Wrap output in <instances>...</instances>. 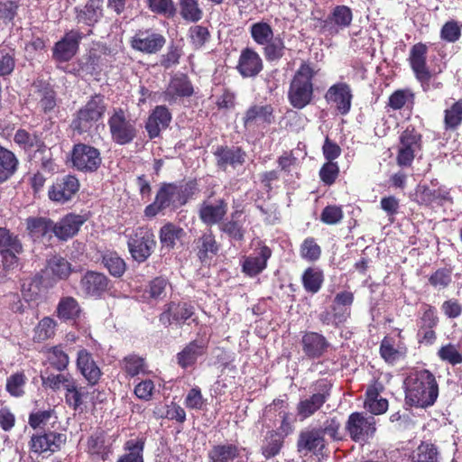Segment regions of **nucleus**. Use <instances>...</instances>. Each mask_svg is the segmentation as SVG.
I'll return each mask as SVG.
<instances>
[{
    "label": "nucleus",
    "instance_id": "1",
    "mask_svg": "<svg viewBox=\"0 0 462 462\" xmlns=\"http://www.w3.org/2000/svg\"><path fill=\"white\" fill-rule=\"evenodd\" d=\"M405 403L411 407L428 408L439 397V383L428 369H411L403 380Z\"/></svg>",
    "mask_w": 462,
    "mask_h": 462
},
{
    "label": "nucleus",
    "instance_id": "2",
    "mask_svg": "<svg viewBox=\"0 0 462 462\" xmlns=\"http://www.w3.org/2000/svg\"><path fill=\"white\" fill-rule=\"evenodd\" d=\"M317 70L309 61H302L289 86L287 97L290 105L298 110L310 105L314 99V78Z\"/></svg>",
    "mask_w": 462,
    "mask_h": 462
},
{
    "label": "nucleus",
    "instance_id": "3",
    "mask_svg": "<svg viewBox=\"0 0 462 462\" xmlns=\"http://www.w3.org/2000/svg\"><path fill=\"white\" fill-rule=\"evenodd\" d=\"M428 52L429 47L426 43L417 42L411 47L407 59L411 69L423 92L443 88V83L437 80V75L441 73V69L438 71L430 69L428 65Z\"/></svg>",
    "mask_w": 462,
    "mask_h": 462
},
{
    "label": "nucleus",
    "instance_id": "4",
    "mask_svg": "<svg viewBox=\"0 0 462 462\" xmlns=\"http://www.w3.org/2000/svg\"><path fill=\"white\" fill-rule=\"evenodd\" d=\"M332 387V383L325 378L311 383L310 395L300 399L296 405L297 415L300 420L312 417L322 409L331 396Z\"/></svg>",
    "mask_w": 462,
    "mask_h": 462
},
{
    "label": "nucleus",
    "instance_id": "5",
    "mask_svg": "<svg viewBox=\"0 0 462 462\" xmlns=\"http://www.w3.org/2000/svg\"><path fill=\"white\" fill-rule=\"evenodd\" d=\"M422 149V134L413 125H408L399 136L396 162L400 167H411L415 155Z\"/></svg>",
    "mask_w": 462,
    "mask_h": 462
},
{
    "label": "nucleus",
    "instance_id": "6",
    "mask_svg": "<svg viewBox=\"0 0 462 462\" xmlns=\"http://www.w3.org/2000/svg\"><path fill=\"white\" fill-rule=\"evenodd\" d=\"M106 105L103 97L96 95L79 110L72 125L79 133L88 132L104 115Z\"/></svg>",
    "mask_w": 462,
    "mask_h": 462
},
{
    "label": "nucleus",
    "instance_id": "7",
    "mask_svg": "<svg viewBox=\"0 0 462 462\" xmlns=\"http://www.w3.org/2000/svg\"><path fill=\"white\" fill-rule=\"evenodd\" d=\"M228 211V203L226 199L216 197L214 190L200 203L198 215L200 221L209 226L220 223Z\"/></svg>",
    "mask_w": 462,
    "mask_h": 462
},
{
    "label": "nucleus",
    "instance_id": "8",
    "mask_svg": "<svg viewBox=\"0 0 462 462\" xmlns=\"http://www.w3.org/2000/svg\"><path fill=\"white\" fill-rule=\"evenodd\" d=\"M345 428L352 441L367 442L376 431L375 419L355 411L348 416Z\"/></svg>",
    "mask_w": 462,
    "mask_h": 462
},
{
    "label": "nucleus",
    "instance_id": "9",
    "mask_svg": "<svg viewBox=\"0 0 462 462\" xmlns=\"http://www.w3.org/2000/svg\"><path fill=\"white\" fill-rule=\"evenodd\" d=\"M23 252V244L17 235L5 227H0V255L5 270L18 266V255Z\"/></svg>",
    "mask_w": 462,
    "mask_h": 462
},
{
    "label": "nucleus",
    "instance_id": "10",
    "mask_svg": "<svg viewBox=\"0 0 462 462\" xmlns=\"http://www.w3.org/2000/svg\"><path fill=\"white\" fill-rule=\"evenodd\" d=\"M127 245L132 257L143 262L151 255L155 245L154 236L147 227L140 226L129 235Z\"/></svg>",
    "mask_w": 462,
    "mask_h": 462
},
{
    "label": "nucleus",
    "instance_id": "11",
    "mask_svg": "<svg viewBox=\"0 0 462 462\" xmlns=\"http://www.w3.org/2000/svg\"><path fill=\"white\" fill-rule=\"evenodd\" d=\"M108 126L112 140L118 144L129 143L136 136L134 122L128 119L121 108L115 110L109 117Z\"/></svg>",
    "mask_w": 462,
    "mask_h": 462
},
{
    "label": "nucleus",
    "instance_id": "12",
    "mask_svg": "<svg viewBox=\"0 0 462 462\" xmlns=\"http://www.w3.org/2000/svg\"><path fill=\"white\" fill-rule=\"evenodd\" d=\"M71 162L73 167L84 172H94L101 165L102 158L98 149L85 143L73 146Z\"/></svg>",
    "mask_w": 462,
    "mask_h": 462
},
{
    "label": "nucleus",
    "instance_id": "13",
    "mask_svg": "<svg viewBox=\"0 0 462 462\" xmlns=\"http://www.w3.org/2000/svg\"><path fill=\"white\" fill-rule=\"evenodd\" d=\"M272 254V249L264 242L259 241L254 252L244 257L241 264L243 273L250 278L256 277L267 268Z\"/></svg>",
    "mask_w": 462,
    "mask_h": 462
},
{
    "label": "nucleus",
    "instance_id": "14",
    "mask_svg": "<svg viewBox=\"0 0 462 462\" xmlns=\"http://www.w3.org/2000/svg\"><path fill=\"white\" fill-rule=\"evenodd\" d=\"M327 440L321 436L318 428L301 430L296 443L298 452L304 456H322L327 449Z\"/></svg>",
    "mask_w": 462,
    "mask_h": 462
},
{
    "label": "nucleus",
    "instance_id": "15",
    "mask_svg": "<svg viewBox=\"0 0 462 462\" xmlns=\"http://www.w3.org/2000/svg\"><path fill=\"white\" fill-rule=\"evenodd\" d=\"M218 169L226 171L228 167L236 169L245 162L246 152L241 146L218 145L213 152Z\"/></svg>",
    "mask_w": 462,
    "mask_h": 462
},
{
    "label": "nucleus",
    "instance_id": "16",
    "mask_svg": "<svg viewBox=\"0 0 462 462\" xmlns=\"http://www.w3.org/2000/svg\"><path fill=\"white\" fill-rule=\"evenodd\" d=\"M301 350L304 356L310 360L321 358L330 347V343L320 333L305 331L300 339Z\"/></svg>",
    "mask_w": 462,
    "mask_h": 462
},
{
    "label": "nucleus",
    "instance_id": "17",
    "mask_svg": "<svg viewBox=\"0 0 462 462\" xmlns=\"http://www.w3.org/2000/svg\"><path fill=\"white\" fill-rule=\"evenodd\" d=\"M109 279L101 273L88 271L80 279L79 288L83 295L100 298L109 289Z\"/></svg>",
    "mask_w": 462,
    "mask_h": 462
},
{
    "label": "nucleus",
    "instance_id": "18",
    "mask_svg": "<svg viewBox=\"0 0 462 462\" xmlns=\"http://www.w3.org/2000/svg\"><path fill=\"white\" fill-rule=\"evenodd\" d=\"M236 69L243 78H255L263 69V61L255 50L245 47L240 52Z\"/></svg>",
    "mask_w": 462,
    "mask_h": 462
},
{
    "label": "nucleus",
    "instance_id": "19",
    "mask_svg": "<svg viewBox=\"0 0 462 462\" xmlns=\"http://www.w3.org/2000/svg\"><path fill=\"white\" fill-rule=\"evenodd\" d=\"M274 109L272 105H253L249 106L243 116L245 129H254L255 125H270L275 121Z\"/></svg>",
    "mask_w": 462,
    "mask_h": 462
},
{
    "label": "nucleus",
    "instance_id": "20",
    "mask_svg": "<svg viewBox=\"0 0 462 462\" xmlns=\"http://www.w3.org/2000/svg\"><path fill=\"white\" fill-rule=\"evenodd\" d=\"M325 99L328 103L335 104L340 115L345 116L348 114L353 99L350 86L345 82L332 85L326 92Z\"/></svg>",
    "mask_w": 462,
    "mask_h": 462
},
{
    "label": "nucleus",
    "instance_id": "21",
    "mask_svg": "<svg viewBox=\"0 0 462 462\" xmlns=\"http://www.w3.org/2000/svg\"><path fill=\"white\" fill-rule=\"evenodd\" d=\"M65 434L50 431L43 434L32 435L30 440L32 451L42 454L47 451L51 453L59 451L66 443Z\"/></svg>",
    "mask_w": 462,
    "mask_h": 462
},
{
    "label": "nucleus",
    "instance_id": "22",
    "mask_svg": "<svg viewBox=\"0 0 462 462\" xmlns=\"http://www.w3.org/2000/svg\"><path fill=\"white\" fill-rule=\"evenodd\" d=\"M79 189V180L71 175H67L56 180L49 189V198L58 203H65Z\"/></svg>",
    "mask_w": 462,
    "mask_h": 462
},
{
    "label": "nucleus",
    "instance_id": "23",
    "mask_svg": "<svg viewBox=\"0 0 462 462\" xmlns=\"http://www.w3.org/2000/svg\"><path fill=\"white\" fill-rule=\"evenodd\" d=\"M83 34L79 31H70L56 42L53 48V57L59 61H68L77 53Z\"/></svg>",
    "mask_w": 462,
    "mask_h": 462
},
{
    "label": "nucleus",
    "instance_id": "24",
    "mask_svg": "<svg viewBox=\"0 0 462 462\" xmlns=\"http://www.w3.org/2000/svg\"><path fill=\"white\" fill-rule=\"evenodd\" d=\"M379 354L386 364L394 365L407 357L408 347L403 342L396 343L394 337L385 336L380 343Z\"/></svg>",
    "mask_w": 462,
    "mask_h": 462
},
{
    "label": "nucleus",
    "instance_id": "25",
    "mask_svg": "<svg viewBox=\"0 0 462 462\" xmlns=\"http://www.w3.org/2000/svg\"><path fill=\"white\" fill-rule=\"evenodd\" d=\"M84 223L85 218L82 216L67 214L60 221L53 222L52 233L58 239L66 241L78 234Z\"/></svg>",
    "mask_w": 462,
    "mask_h": 462
},
{
    "label": "nucleus",
    "instance_id": "26",
    "mask_svg": "<svg viewBox=\"0 0 462 462\" xmlns=\"http://www.w3.org/2000/svg\"><path fill=\"white\" fill-rule=\"evenodd\" d=\"M416 201L420 205L431 206L433 204L442 206L447 201H451L449 191L445 188L430 189L428 185L419 184L415 190Z\"/></svg>",
    "mask_w": 462,
    "mask_h": 462
},
{
    "label": "nucleus",
    "instance_id": "27",
    "mask_svg": "<svg viewBox=\"0 0 462 462\" xmlns=\"http://www.w3.org/2000/svg\"><path fill=\"white\" fill-rule=\"evenodd\" d=\"M207 350L208 343L205 340L195 339L190 341L177 355L179 365L183 369L194 367L198 358L204 356L207 353Z\"/></svg>",
    "mask_w": 462,
    "mask_h": 462
},
{
    "label": "nucleus",
    "instance_id": "28",
    "mask_svg": "<svg viewBox=\"0 0 462 462\" xmlns=\"http://www.w3.org/2000/svg\"><path fill=\"white\" fill-rule=\"evenodd\" d=\"M77 367L89 385H96L100 380L102 372L88 350L78 352Z\"/></svg>",
    "mask_w": 462,
    "mask_h": 462
},
{
    "label": "nucleus",
    "instance_id": "29",
    "mask_svg": "<svg viewBox=\"0 0 462 462\" xmlns=\"http://www.w3.org/2000/svg\"><path fill=\"white\" fill-rule=\"evenodd\" d=\"M164 43L163 36L149 32H138L131 41L132 47L134 50L145 53H153L160 51Z\"/></svg>",
    "mask_w": 462,
    "mask_h": 462
},
{
    "label": "nucleus",
    "instance_id": "30",
    "mask_svg": "<svg viewBox=\"0 0 462 462\" xmlns=\"http://www.w3.org/2000/svg\"><path fill=\"white\" fill-rule=\"evenodd\" d=\"M171 120V114L164 106H157L149 116L145 128L151 139L159 135L162 129L169 126Z\"/></svg>",
    "mask_w": 462,
    "mask_h": 462
},
{
    "label": "nucleus",
    "instance_id": "31",
    "mask_svg": "<svg viewBox=\"0 0 462 462\" xmlns=\"http://www.w3.org/2000/svg\"><path fill=\"white\" fill-rule=\"evenodd\" d=\"M354 300V293L349 291H343L336 294L331 306L332 311H334L336 328L346 322L350 317V307Z\"/></svg>",
    "mask_w": 462,
    "mask_h": 462
},
{
    "label": "nucleus",
    "instance_id": "32",
    "mask_svg": "<svg viewBox=\"0 0 462 462\" xmlns=\"http://www.w3.org/2000/svg\"><path fill=\"white\" fill-rule=\"evenodd\" d=\"M415 104V93L411 88H399L394 90L388 97L385 108L387 112L408 109L412 111Z\"/></svg>",
    "mask_w": 462,
    "mask_h": 462
},
{
    "label": "nucleus",
    "instance_id": "33",
    "mask_svg": "<svg viewBox=\"0 0 462 462\" xmlns=\"http://www.w3.org/2000/svg\"><path fill=\"white\" fill-rule=\"evenodd\" d=\"M173 198V185L163 184L158 190L153 203L148 205L144 209L146 217H152L171 204Z\"/></svg>",
    "mask_w": 462,
    "mask_h": 462
},
{
    "label": "nucleus",
    "instance_id": "34",
    "mask_svg": "<svg viewBox=\"0 0 462 462\" xmlns=\"http://www.w3.org/2000/svg\"><path fill=\"white\" fill-rule=\"evenodd\" d=\"M283 434L276 430H268L263 439L261 453L266 458L270 459L280 454L284 445Z\"/></svg>",
    "mask_w": 462,
    "mask_h": 462
},
{
    "label": "nucleus",
    "instance_id": "35",
    "mask_svg": "<svg viewBox=\"0 0 462 462\" xmlns=\"http://www.w3.org/2000/svg\"><path fill=\"white\" fill-rule=\"evenodd\" d=\"M239 457L238 446L232 443L214 445L208 452L209 462H233Z\"/></svg>",
    "mask_w": 462,
    "mask_h": 462
},
{
    "label": "nucleus",
    "instance_id": "36",
    "mask_svg": "<svg viewBox=\"0 0 462 462\" xmlns=\"http://www.w3.org/2000/svg\"><path fill=\"white\" fill-rule=\"evenodd\" d=\"M104 0H88L80 9H77V21L88 26L94 25L102 16Z\"/></svg>",
    "mask_w": 462,
    "mask_h": 462
},
{
    "label": "nucleus",
    "instance_id": "37",
    "mask_svg": "<svg viewBox=\"0 0 462 462\" xmlns=\"http://www.w3.org/2000/svg\"><path fill=\"white\" fill-rule=\"evenodd\" d=\"M197 255L199 261L204 263L217 255L219 251V244L212 231L204 233L197 242Z\"/></svg>",
    "mask_w": 462,
    "mask_h": 462
},
{
    "label": "nucleus",
    "instance_id": "38",
    "mask_svg": "<svg viewBox=\"0 0 462 462\" xmlns=\"http://www.w3.org/2000/svg\"><path fill=\"white\" fill-rule=\"evenodd\" d=\"M300 280L306 292L316 294L322 288L325 276L321 269L308 267L303 271Z\"/></svg>",
    "mask_w": 462,
    "mask_h": 462
},
{
    "label": "nucleus",
    "instance_id": "39",
    "mask_svg": "<svg viewBox=\"0 0 462 462\" xmlns=\"http://www.w3.org/2000/svg\"><path fill=\"white\" fill-rule=\"evenodd\" d=\"M428 282L439 291L448 289L453 283V267L448 265L437 268L430 274Z\"/></svg>",
    "mask_w": 462,
    "mask_h": 462
},
{
    "label": "nucleus",
    "instance_id": "40",
    "mask_svg": "<svg viewBox=\"0 0 462 462\" xmlns=\"http://www.w3.org/2000/svg\"><path fill=\"white\" fill-rule=\"evenodd\" d=\"M18 163L14 153L0 145V183L7 180L14 174Z\"/></svg>",
    "mask_w": 462,
    "mask_h": 462
},
{
    "label": "nucleus",
    "instance_id": "41",
    "mask_svg": "<svg viewBox=\"0 0 462 462\" xmlns=\"http://www.w3.org/2000/svg\"><path fill=\"white\" fill-rule=\"evenodd\" d=\"M120 367L127 376L144 374L147 371L145 359L135 354H130L120 361Z\"/></svg>",
    "mask_w": 462,
    "mask_h": 462
},
{
    "label": "nucleus",
    "instance_id": "42",
    "mask_svg": "<svg viewBox=\"0 0 462 462\" xmlns=\"http://www.w3.org/2000/svg\"><path fill=\"white\" fill-rule=\"evenodd\" d=\"M88 395V391L87 387L79 386L75 380L70 384L66 385L65 401L74 411L81 407Z\"/></svg>",
    "mask_w": 462,
    "mask_h": 462
},
{
    "label": "nucleus",
    "instance_id": "43",
    "mask_svg": "<svg viewBox=\"0 0 462 462\" xmlns=\"http://www.w3.org/2000/svg\"><path fill=\"white\" fill-rule=\"evenodd\" d=\"M199 192L200 189L197 179L184 180L179 186L175 185L176 199L180 205H185L189 200L194 199Z\"/></svg>",
    "mask_w": 462,
    "mask_h": 462
},
{
    "label": "nucleus",
    "instance_id": "44",
    "mask_svg": "<svg viewBox=\"0 0 462 462\" xmlns=\"http://www.w3.org/2000/svg\"><path fill=\"white\" fill-rule=\"evenodd\" d=\"M242 212L235 211L231 214L230 219L224 222L220 226V230L225 233L230 239L242 242L245 239V229L243 224L237 220Z\"/></svg>",
    "mask_w": 462,
    "mask_h": 462
},
{
    "label": "nucleus",
    "instance_id": "45",
    "mask_svg": "<svg viewBox=\"0 0 462 462\" xmlns=\"http://www.w3.org/2000/svg\"><path fill=\"white\" fill-rule=\"evenodd\" d=\"M411 462H439L436 445L421 441L411 455Z\"/></svg>",
    "mask_w": 462,
    "mask_h": 462
},
{
    "label": "nucleus",
    "instance_id": "46",
    "mask_svg": "<svg viewBox=\"0 0 462 462\" xmlns=\"http://www.w3.org/2000/svg\"><path fill=\"white\" fill-rule=\"evenodd\" d=\"M144 440L143 439H129L125 444L126 454L122 455L116 462H143V451Z\"/></svg>",
    "mask_w": 462,
    "mask_h": 462
},
{
    "label": "nucleus",
    "instance_id": "47",
    "mask_svg": "<svg viewBox=\"0 0 462 462\" xmlns=\"http://www.w3.org/2000/svg\"><path fill=\"white\" fill-rule=\"evenodd\" d=\"M29 234L33 238H40L52 232L53 221L46 217H29L26 219Z\"/></svg>",
    "mask_w": 462,
    "mask_h": 462
},
{
    "label": "nucleus",
    "instance_id": "48",
    "mask_svg": "<svg viewBox=\"0 0 462 462\" xmlns=\"http://www.w3.org/2000/svg\"><path fill=\"white\" fill-rule=\"evenodd\" d=\"M56 313L60 319H75L79 316L80 307L73 297H64L60 299Z\"/></svg>",
    "mask_w": 462,
    "mask_h": 462
},
{
    "label": "nucleus",
    "instance_id": "49",
    "mask_svg": "<svg viewBox=\"0 0 462 462\" xmlns=\"http://www.w3.org/2000/svg\"><path fill=\"white\" fill-rule=\"evenodd\" d=\"M322 249L317 239L312 236L306 237L300 245V257L309 263H315L321 257Z\"/></svg>",
    "mask_w": 462,
    "mask_h": 462
},
{
    "label": "nucleus",
    "instance_id": "50",
    "mask_svg": "<svg viewBox=\"0 0 462 462\" xmlns=\"http://www.w3.org/2000/svg\"><path fill=\"white\" fill-rule=\"evenodd\" d=\"M462 124V98L444 111L445 130H456Z\"/></svg>",
    "mask_w": 462,
    "mask_h": 462
},
{
    "label": "nucleus",
    "instance_id": "51",
    "mask_svg": "<svg viewBox=\"0 0 462 462\" xmlns=\"http://www.w3.org/2000/svg\"><path fill=\"white\" fill-rule=\"evenodd\" d=\"M47 270L60 280L67 279L72 272L70 263L67 259L57 255L48 261Z\"/></svg>",
    "mask_w": 462,
    "mask_h": 462
},
{
    "label": "nucleus",
    "instance_id": "52",
    "mask_svg": "<svg viewBox=\"0 0 462 462\" xmlns=\"http://www.w3.org/2000/svg\"><path fill=\"white\" fill-rule=\"evenodd\" d=\"M353 14L350 7L346 5H337L328 15L325 23H333L337 27L343 29L351 24Z\"/></svg>",
    "mask_w": 462,
    "mask_h": 462
},
{
    "label": "nucleus",
    "instance_id": "53",
    "mask_svg": "<svg viewBox=\"0 0 462 462\" xmlns=\"http://www.w3.org/2000/svg\"><path fill=\"white\" fill-rule=\"evenodd\" d=\"M250 34L256 44L263 45L273 40V30L268 23L257 22L250 26Z\"/></svg>",
    "mask_w": 462,
    "mask_h": 462
},
{
    "label": "nucleus",
    "instance_id": "54",
    "mask_svg": "<svg viewBox=\"0 0 462 462\" xmlns=\"http://www.w3.org/2000/svg\"><path fill=\"white\" fill-rule=\"evenodd\" d=\"M438 357L452 366L462 364V353L459 351V346L452 343L442 345L438 352Z\"/></svg>",
    "mask_w": 462,
    "mask_h": 462
},
{
    "label": "nucleus",
    "instance_id": "55",
    "mask_svg": "<svg viewBox=\"0 0 462 462\" xmlns=\"http://www.w3.org/2000/svg\"><path fill=\"white\" fill-rule=\"evenodd\" d=\"M180 14L189 23H197L203 16V11L197 0H180Z\"/></svg>",
    "mask_w": 462,
    "mask_h": 462
},
{
    "label": "nucleus",
    "instance_id": "56",
    "mask_svg": "<svg viewBox=\"0 0 462 462\" xmlns=\"http://www.w3.org/2000/svg\"><path fill=\"white\" fill-rule=\"evenodd\" d=\"M57 415L53 409L36 411L29 415L28 423L32 429H43L51 423H56Z\"/></svg>",
    "mask_w": 462,
    "mask_h": 462
},
{
    "label": "nucleus",
    "instance_id": "57",
    "mask_svg": "<svg viewBox=\"0 0 462 462\" xmlns=\"http://www.w3.org/2000/svg\"><path fill=\"white\" fill-rule=\"evenodd\" d=\"M321 436H328L332 441H342L344 437L341 433V423L337 417H329L324 422L323 426L318 428Z\"/></svg>",
    "mask_w": 462,
    "mask_h": 462
},
{
    "label": "nucleus",
    "instance_id": "58",
    "mask_svg": "<svg viewBox=\"0 0 462 462\" xmlns=\"http://www.w3.org/2000/svg\"><path fill=\"white\" fill-rule=\"evenodd\" d=\"M263 46V55L269 62L277 61L284 55L285 44L281 37L273 38Z\"/></svg>",
    "mask_w": 462,
    "mask_h": 462
},
{
    "label": "nucleus",
    "instance_id": "59",
    "mask_svg": "<svg viewBox=\"0 0 462 462\" xmlns=\"http://www.w3.org/2000/svg\"><path fill=\"white\" fill-rule=\"evenodd\" d=\"M56 326L57 323L53 319L43 318L34 328V340L41 342L52 337L55 335Z\"/></svg>",
    "mask_w": 462,
    "mask_h": 462
},
{
    "label": "nucleus",
    "instance_id": "60",
    "mask_svg": "<svg viewBox=\"0 0 462 462\" xmlns=\"http://www.w3.org/2000/svg\"><path fill=\"white\" fill-rule=\"evenodd\" d=\"M102 263L115 277H121L125 272V263L116 253H108L103 255Z\"/></svg>",
    "mask_w": 462,
    "mask_h": 462
},
{
    "label": "nucleus",
    "instance_id": "61",
    "mask_svg": "<svg viewBox=\"0 0 462 462\" xmlns=\"http://www.w3.org/2000/svg\"><path fill=\"white\" fill-rule=\"evenodd\" d=\"M189 37L195 49H201L210 40L211 34L208 27L193 25L189 29Z\"/></svg>",
    "mask_w": 462,
    "mask_h": 462
},
{
    "label": "nucleus",
    "instance_id": "62",
    "mask_svg": "<svg viewBox=\"0 0 462 462\" xmlns=\"http://www.w3.org/2000/svg\"><path fill=\"white\" fill-rule=\"evenodd\" d=\"M339 166L336 162H326L319 171L320 180L326 186H332L339 176Z\"/></svg>",
    "mask_w": 462,
    "mask_h": 462
},
{
    "label": "nucleus",
    "instance_id": "63",
    "mask_svg": "<svg viewBox=\"0 0 462 462\" xmlns=\"http://www.w3.org/2000/svg\"><path fill=\"white\" fill-rule=\"evenodd\" d=\"M27 378L23 372L15 373L10 375L6 380V391L14 397H20L24 394V385Z\"/></svg>",
    "mask_w": 462,
    "mask_h": 462
},
{
    "label": "nucleus",
    "instance_id": "64",
    "mask_svg": "<svg viewBox=\"0 0 462 462\" xmlns=\"http://www.w3.org/2000/svg\"><path fill=\"white\" fill-rule=\"evenodd\" d=\"M49 363L59 371L67 368L69 358L60 346H53L48 351Z\"/></svg>",
    "mask_w": 462,
    "mask_h": 462
}]
</instances>
